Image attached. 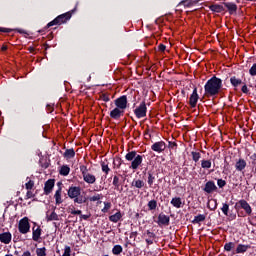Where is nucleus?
<instances>
[{"label": "nucleus", "mask_w": 256, "mask_h": 256, "mask_svg": "<svg viewBox=\"0 0 256 256\" xmlns=\"http://www.w3.org/2000/svg\"><path fill=\"white\" fill-rule=\"evenodd\" d=\"M223 89V80L213 76L204 85V95L208 98L217 97L221 90Z\"/></svg>", "instance_id": "1"}, {"label": "nucleus", "mask_w": 256, "mask_h": 256, "mask_svg": "<svg viewBox=\"0 0 256 256\" xmlns=\"http://www.w3.org/2000/svg\"><path fill=\"white\" fill-rule=\"evenodd\" d=\"M126 161H132L130 165V169L133 171H137L139 167H141V163H143V156L137 154L136 151H130L125 155Z\"/></svg>", "instance_id": "2"}, {"label": "nucleus", "mask_w": 256, "mask_h": 256, "mask_svg": "<svg viewBox=\"0 0 256 256\" xmlns=\"http://www.w3.org/2000/svg\"><path fill=\"white\" fill-rule=\"evenodd\" d=\"M80 173L82 175L84 183H87V185H95V183H97V176L89 172L87 166L80 165Z\"/></svg>", "instance_id": "3"}, {"label": "nucleus", "mask_w": 256, "mask_h": 256, "mask_svg": "<svg viewBox=\"0 0 256 256\" xmlns=\"http://www.w3.org/2000/svg\"><path fill=\"white\" fill-rule=\"evenodd\" d=\"M72 16H73L72 12H66L64 14H61V15L57 16L54 20L49 22L47 24L46 28L49 29V27H53L55 25H63L65 23H67V21H69Z\"/></svg>", "instance_id": "4"}, {"label": "nucleus", "mask_w": 256, "mask_h": 256, "mask_svg": "<svg viewBox=\"0 0 256 256\" xmlns=\"http://www.w3.org/2000/svg\"><path fill=\"white\" fill-rule=\"evenodd\" d=\"M81 195V188L77 186H71L68 189V197L74 200V203L81 205L83 203V198L79 197Z\"/></svg>", "instance_id": "5"}, {"label": "nucleus", "mask_w": 256, "mask_h": 256, "mask_svg": "<svg viewBox=\"0 0 256 256\" xmlns=\"http://www.w3.org/2000/svg\"><path fill=\"white\" fill-rule=\"evenodd\" d=\"M18 230L19 233H21L22 235H27V233H29V231L31 230V224H29L28 217H24L19 221Z\"/></svg>", "instance_id": "6"}, {"label": "nucleus", "mask_w": 256, "mask_h": 256, "mask_svg": "<svg viewBox=\"0 0 256 256\" xmlns=\"http://www.w3.org/2000/svg\"><path fill=\"white\" fill-rule=\"evenodd\" d=\"M114 105L116 108L125 112V109H127V107H129V101L127 100V96L123 95V96H120L119 98L115 99Z\"/></svg>", "instance_id": "7"}, {"label": "nucleus", "mask_w": 256, "mask_h": 256, "mask_svg": "<svg viewBox=\"0 0 256 256\" xmlns=\"http://www.w3.org/2000/svg\"><path fill=\"white\" fill-rule=\"evenodd\" d=\"M134 115H136L137 119H143L147 117V104L145 101L141 102L139 107L134 110Z\"/></svg>", "instance_id": "8"}, {"label": "nucleus", "mask_w": 256, "mask_h": 256, "mask_svg": "<svg viewBox=\"0 0 256 256\" xmlns=\"http://www.w3.org/2000/svg\"><path fill=\"white\" fill-rule=\"evenodd\" d=\"M57 187L58 189L55 191L54 194L55 205H61V203H63V183L58 182Z\"/></svg>", "instance_id": "9"}, {"label": "nucleus", "mask_w": 256, "mask_h": 256, "mask_svg": "<svg viewBox=\"0 0 256 256\" xmlns=\"http://www.w3.org/2000/svg\"><path fill=\"white\" fill-rule=\"evenodd\" d=\"M55 187V179H49L44 184V194L51 195L53 193V189Z\"/></svg>", "instance_id": "10"}, {"label": "nucleus", "mask_w": 256, "mask_h": 256, "mask_svg": "<svg viewBox=\"0 0 256 256\" xmlns=\"http://www.w3.org/2000/svg\"><path fill=\"white\" fill-rule=\"evenodd\" d=\"M123 115H125L124 110L117 108V106L110 112L111 119H114L115 121H119V119L123 117Z\"/></svg>", "instance_id": "11"}, {"label": "nucleus", "mask_w": 256, "mask_h": 256, "mask_svg": "<svg viewBox=\"0 0 256 256\" xmlns=\"http://www.w3.org/2000/svg\"><path fill=\"white\" fill-rule=\"evenodd\" d=\"M152 151H155L156 153H163V151H165V149H167V145L165 144L164 141H159L154 143L151 146Z\"/></svg>", "instance_id": "12"}, {"label": "nucleus", "mask_w": 256, "mask_h": 256, "mask_svg": "<svg viewBox=\"0 0 256 256\" xmlns=\"http://www.w3.org/2000/svg\"><path fill=\"white\" fill-rule=\"evenodd\" d=\"M41 226H37L36 223H34V226L32 228V239L33 241H39L41 239V233H42Z\"/></svg>", "instance_id": "13"}, {"label": "nucleus", "mask_w": 256, "mask_h": 256, "mask_svg": "<svg viewBox=\"0 0 256 256\" xmlns=\"http://www.w3.org/2000/svg\"><path fill=\"white\" fill-rule=\"evenodd\" d=\"M236 205H239L240 209H243L246 215H251V213H253V209L251 208V205H249L246 202V200H239Z\"/></svg>", "instance_id": "14"}, {"label": "nucleus", "mask_w": 256, "mask_h": 256, "mask_svg": "<svg viewBox=\"0 0 256 256\" xmlns=\"http://www.w3.org/2000/svg\"><path fill=\"white\" fill-rule=\"evenodd\" d=\"M197 101H199V94L197 93V88H194V90L189 98L190 107H192V108L197 107Z\"/></svg>", "instance_id": "15"}, {"label": "nucleus", "mask_w": 256, "mask_h": 256, "mask_svg": "<svg viewBox=\"0 0 256 256\" xmlns=\"http://www.w3.org/2000/svg\"><path fill=\"white\" fill-rule=\"evenodd\" d=\"M170 221H171V218L169 216H167L163 213H160L158 215V221H157L158 225H160V226L164 225L167 227L169 225Z\"/></svg>", "instance_id": "16"}, {"label": "nucleus", "mask_w": 256, "mask_h": 256, "mask_svg": "<svg viewBox=\"0 0 256 256\" xmlns=\"http://www.w3.org/2000/svg\"><path fill=\"white\" fill-rule=\"evenodd\" d=\"M11 239H13L11 232H4L0 234V242L4 243V245H9V243H11Z\"/></svg>", "instance_id": "17"}, {"label": "nucleus", "mask_w": 256, "mask_h": 256, "mask_svg": "<svg viewBox=\"0 0 256 256\" xmlns=\"http://www.w3.org/2000/svg\"><path fill=\"white\" fill-rule=\"evenodd\" d=\"M204 191L205 193H214V191H217V185L213 181H208L205 184Z\"/></svg>", "instance_id": "18"}, {"label": "nucleus", "mask_w": 256, "mask_h": 256, "mask_svg": "<svg viewBox=\"0 0 256 256\" xmlns=\"http://www.w3.org/2000/svg\"><path fill=\"white\" fill-rule=\"evenodd\" d=\"M245 167H247V161L243 158H240L235 164L236 171H245Z\"/></svg>", "instance_id": "19"}, {"label": "nucleus", "mask_w": 256, "mask_h": 256, "mask_svg": "<svg viewBox=\"0 0 256 256\" xmlns=\"http://www.w3.org/2000/svg\"><path fill=\"white\" fill-rule=\"evenodd\" d=\"M251 249V245H245V244H238L235 250V253L241 254V253H247Z\"/></svg>", "instance_id": "20"}, {"label": "nucleus", "mask_w": 256, "mask_h": 256, "mask_svg": "<svg viewBox=\"0 0 256 256\" xmlns=\"http://www.w3.org/2000/svg\"><path fill=\"white\" fill-rule=\"evenodd\" d=\"M170 203L176 209H181V207H183V200H181V197L172 198Z\"/></svg>", "instance_id": "21"}, {"label": "nucleus", "mask_w": 256, "mask_h": 256, "mask_svg": "<svg viewBox=\"0 0 256 256\" xmlns=\"http://www.w3.org/2000/svg\"><path fill=\"white\" fill-rule=\"evenodd\" d=\"M122 218L123 214L118 210L114 215L109 216V221H111V223H119Z\"/></svg>", "instance_id": "22"}, {"label": "nucleus", "mask_w": 256, "mask_h": 256, "mask_svg": "<svg viewBox=\"0 0 256 256\" xmlns=\"http://www.w3.org/2000/svg\"><path fill=\"white\" fill-rule=\"evenodd\" d=\"M230 83H231L232 87L237 89V87H239V85H243V80H241L240 78H237V76H232L230 78Z\"/></svg>", "instance_id": "23"}, {"label": "nucleus", "mask_w": 256, "mask_h": 256, "mask_svg": "<svg viewBox=\"0 0 256 256\" xmlns=\"http://www.w3.org/2000/svg\"><path fill=\"white\" fill-rule=\"evenodd\" d=\"M71 173V168L69 165H62L59 169V175H62L63 177H67Z\"/></svg>", "instance_id": "24"}, {"label": "nucleus", "mask_w": 256, "mask_h": 256, "mask_svg": "<svg viewBox=\"0 0 256 256\" xmlns=\"http://www.w3.org/2000/svg\"><path fill=\"white\" fill-rule=\"evenodd\" d=\"M64 159H73L75 157V150L73 148L66 149V151L63 154Z\"/></svg>", "instance_id": "25"}, {"label": "nucleus", "mask_w": 256, "mask_h": 256, "mask_svg": "<svg viewBox=\"0 0 256 256\" xmlns=\"http://www.w3.org/2000/svg\"><path fill=\"white\" fill-rule=\"evenodd\" d=\"M46 221H59V215L55 211L46 213Z\"/></svg>", "instance_id": "26"}, {"label": "nucleus", "mask_w": 256, "mask_h": 256, "mask_svg": "<svg viewBox=\"0 0 256 256\" xmlns=\"http://www.w3.org/2000/svg\"><path fill=\"white\" fill-rule=\"evenodd\" d=\"M210 10L213 11L214 13H223V11H225L223 6H221L219 4H212L210 6Z\"/></svg>", "instance_id": "27"}, {"label": "nucleus", "mask_w": 256, "mask_h": 256, "mask_svg": "<svg viewBox=\"0 0 256 256\" xmlns=\"http://www.w3.org/2000/svg\"><path fill=\"white\" fill-rule=\"evenodd\" d=\"M205 219H207V215L199 214L194 217V220L192 221V223H194V224L203 223V221H205Z\"/></svg>", "instance_id": "28"}, {"label": "nucleus", "mask_w": 256, "mask_h": 256, "mask_svg": "<svg viewBox=\"0 0 256 256\" xmlns=\"http://www.w3.org/2000/svg\"><path fill=\"white\" fill-rule=\"evenodd\" d=\"M225 7L228 9L229 13L231 14L237 11V4L235 3H226Z\"/></svg>", "instance_id": "29"}, {"label": "nucleus", "mask_w": 256, "mask_h": 256, "mask_svg": "<svg viewBox=\"0 0 256 256\" xmlns=\"http://www.w3.org/2000/svg\"><path fill=\"white\" fill-rule=\"evenodd\" d=\"M100 165L102 172L105 173V175H109V171H111V168H109V164L105 161H102Z\"/></svg>", "instance_id": "30"}, {"label": "nucleus", "mask_w": 256, "mask_h": 256, "mask_svg": "<svg viewBox=\"0 0 256 256\" xmlns=\"http://www.w3.org/2000/svg\"><path fill=\"white\" fill-rule=\"evenodd\" d=\"M132 186L136 187V189H143V187H145V182L143 180H134Z\"/></svg>", "instance_id": "31"}, {"label": "nucleus", "mask_w": 256, "mask_h": 256, "mask_svg": "<svg viewBox=\"0 0 256 256\" xmlns=\"http://www.w3.org/2000/svg\"><path fill=\"white\" fill-rule=\"evenodd\" d=\"M113 255H121L123 253V247L121 245H115L112 248Z\"/></svg>", "instance_id": "32"}, {"label": "nucleus", "mask_w": 256, "mask_h": 256, "mask_svg": "<svg viewBox=\"0 0 256 256\" xmlns=\"http://www.w3.org/2000/svg\"><path fill=\"white\" fill-rule=\"evenodd\" d=\"M208 209H210V211H215V209H217V200L216 199H212L208 201Z\"/></svg>", "instance_id": "33"}, {"label": "nucleus", "mask_w": 256, "mask_h": 256, "mask_svg": "<svg viewBox=\"0 0 256 256\" xmlns=\"http://www.w3.org/2000/svg\"><path fill=\"white\" fill-rule=\"evenodd\" d=\"M148 209L149 211H155L157 209V200H150L148 202Z\"/></svg>", "instance_id": "34"}, {"label": "nucleus", "mask_w": 256, "mask_h": 256, "mask_svg": "<svg viewBox=\"0 0 256 256\" xmlns=\"http://www.w3.org/2000/svg\"><path fill=\"white\" fill-rule=\"evenodd\" d=\"M211 160H202L201 161V167L202 169H211Z\"/></svg>", "instance_id": "35"}, {"label": "nucleus", "mask_w": 256, "mask_h": 256, "mask_svg": "<svg viewBox=\"0 0 256 256\" xmlns=\"http://www.w3.org/2000/svg\"><path fill=\"white\" fill-rule=\"evenodd\" d=\"M36 255L37 256H47V248H45V247L37 248Z\"/></svg>", "instance_id": "36"}, {"label": "nucleus", "mask_w": 256, "mask_h": 256, "mask_svg": "<svg viewBox=\"0 0 256 256\" xmlns=\"http://www.w3.org/2000/svg\"><path fill=\"white\" fill-rule=\"evenodd\" d=\"M89 201L95 202V201H101L103 199V194H94L93 196H90Z\"/></svg>", "instance_id": "37"}, {"label": "nucleus", "mask_w": 256, "mask_h": 256, "mask_svg": "<svg viewBox=\"0 0 256 256\" xmlns=\"http://www.w3.org/2000/svg\"><path fill=\"white\" fill-rule=\"evenodd\" d=\"M192 159L195 163L199 162V159H201V153L200 152H191Z\"/></svg>", "instance_id": "38"}, {"label": "nucleus", "mask_w": 256, "mask_h": 256, "mask_svg": "<svg viewBox=\"0 0 256 256\" xmlns=\"http://www.w3.org/2000/svg\"><path fill=\"white\" fill-rule=\"evenodd\" d=\"M100 101H104V103H109L111 101V98L109 97V94H101L99 97Z\"/></svg>", "instance_id": "39"}, {"label": "nucleus", "mask_w": 256, "mask_h": 256, "mask_svg": "<svg viewBox=\"0 0 256 256\" xmlns=\"http://www.w3.org/2000/svg\"><path fill=\"white\" fill-rule=\"evenodd\" d=\"M25 187H26L27 191H31V189H33V187H35V181L28 180V182L25 184Z\"/></svg>", "instance_id": "40"}, {"label": "nucleus", "mask_w": 256, "mask_h": 256, "mask_svg": "<svg viewBox=\"0 0 256 256\" xmlns=\"http://www.w3.org/2000/svg\"><path fill=\"white\" fill-rule=\"evenodd\" d=\"M235 247V243L228 242L224 245V251H231Z\"/></svg>", "instance_id": "41"}, {"label": "nucleus", "mask_w": 256, "mask_h": 256, "mask_svg": "<svg viewBox=\"0 0 256 256\" xmlns=\"http://www.w3.org/2000/svg\"><path fill=\"white\" fill-rule=\"evenodd\" d=\"M155 183V177L153 174L148 173V185L149 187H153V184Z\"/></svg>", "instance_id": "42"}, {"label": "nucleus", "mask_w": 256, "mask_h": 256, "mask_svg": "<svg viewBox=\"0 0 256 256\" xmlns=\"http://www.w3.org/2000/svg\"><path fill=\"white\" fill-rule=\"evenodd\" d=\"M112 184L114 185L115 189H119V187H121L118 176H114Z\"/></svg>", "instance_id": "43"}, {"label": "nucleus", "mask_w": 256, "mask_h": 256, "mask_svg": "<svg viewBox=\"0 0 256 256\" xmlns=\"http://www.w3.org/2000/svg\"><path fill=\"white\" fill-rule=\"evenodd\" d=\"M222 213H224V215H229V204L224 203L222 208H221Z\"/></svg>", "instance_id": "44"}, {"label": "nucleus", "mask_w": 256, "mask_h": 256, "mask_svg": "<svg viewBox=\"0 0 256 256\" xmlns=\"http://www.w3.org/2000/svg\"><path fill=\"white\" fill-rule=\"evenodd\" d=\"M111 209V202H104V208L102 209V213H107Z\"/></svg>", "instance_id": "45"}, {"label": "nucleus", "mask_w": 256, "mask_h": 256, "mask_svg": "<svg viewBox=\"0 0 256 256\" xmlns=\"http://www.w3.org/2000/svg\"><path fill=\"white\" fill-rule=\"evenodd\" d=\"M69 213H71V215H81L82 211L81 210H75V207L72 206V208H69Z\"/></svg>", "instance_id": "46"}, {"label": "nucleus", "mask_w": 256, "mask_h": 256, "mask_svg": "<svg viewBox=\"0 0 256 256\" xmlns=\"http://www.w3.org/2000/svg\"><path fill=\"white\" fill-rule=\"evenodd\" d=\"M217 185L220 189H223V187H225V185H227V182L223 179H218L217 180Z\"/></svg>", "instance_id": "47"}, {"label": "nucleus", "mask_w": 256, "mask_h": 256, "mask_svg": "<svg viewBox=\"0 0 256 256\" xmlns=\"http://www.w3.org/2000/svg\"><path fill=\"white\" fill-rule=\"evenodd\" d=\"M249 74L252 76V77H255L256 76V63L252 65V67L249 69Z\"/></svg>", "instance_id": "48"}, {"label": "nucleus", "mask_w": 256, "mask_h": 256, "mask_svg": "<svg viewBox=\"0 0 256 256\" xmlns=\"http://www.w3.org/2000/svg\"><path fill=\"white\" fill-rule=\"evenodd\" d=\"M62 256H71V247L70 246H65L64 253Z\"/></svg>", "instance_id": "49"}, {"label": "nucleus", "mask_w": 256, "mask_h": 256, "mask_svg": "<svg viewBox=\"0 0 256 256\" xmlns=\"http://www.w3.org/2000/svg\"><path fill=\"white\" fill-rule=\"evenodd\" d=\"M113 165L120 168L121 167V158L114 159Z\"/></svg>", "instance_id": "50"}, {"label": "nucleus", "mask_w": 256, "mask_h": 256, "mask_svg": "<svg viewBox=\"0 0 256 256\" xmlns=\"http://www.w3.org/2000/svg\"><path fill=\"white\" fill-rule=\"evenodd\" d=\"M35 197V194H33V191L28 190L26 193V199H33Z\"/></svg>", "instance_id": "51"}, {"label": "nucleus", "mask_w": 256, "mask_h": 256, "mask_svg": "<svg viewBox=\"0 0 256 256\" xmlns=\"http://www.w3.org/2000/svg\"><path fill=\"white\" fill-rule=\"evenodd\" d=\"M146 235H147L148 239H155V233H153L149 230L146 231Z\"/></svg>", "instance_id": "52"}, {"label": "nucleus", "mask_w": 256, "mask_h": 256, "mask_svg": "<svg viewBox=\"0 0 256 256\" xmlns=\"http://www.w3.org/2000/svg\"><path fill=\"white\" fill-rule=\"evenodd\" d=\"M180 5H184V7H191V1L185 0L180 2Z\"/></svg>", "instance_id": "53"}, {"label": "nucleus", "mask_w": 256, "mask_h": 256, "mask_svg": "<svg viewBox=\"0 0 256 256\" xmlns=\"http://www.w3.org/2000/svg\"><path fill=\"white\" fill-rule=\"evenodd\" d=\"M91 217V214H80V219H84V221H87Z\"/></svg>", "instance_id": "54"}, {"label": "nucleus", "mask_w": 256, "mask_h": 256, "mask_svg": "<svg viewBox=\"0 0 256 256\" xmlns=\"http://www.w3.org/2000/svg\"><path fill=\"white\" fill-rule=\"evenodd\" d=\"M241 91H242V93H245V94L249 93V88L247 87L246 84H244V85L242 86Z\"/></svg>", "instance_id": "55"}, {"label": "nucleus", "mask_w": 256, "mask_h": 256, "mask_svg": "<svg viewBox=\"0 0 256 256\" xmlns=\"http://www.w3.org/2000/svg\"><path fill=\"white\" fill-rule=\"evenodd\" d=\"M46 110H47V113H53V111H54L53 105L48 104V105L46 106Z\"/></svg>", "instance_id": "56"}, {"label": "nucleus", "mask_w": 256, "mask_h": 256, "mask_svg": "<svg viewBox=\"0 0 256 256\" xmlns=\"http://www.w3.org/2000/svg\"><path fill=\"white\" fill-rule=\"evenodd\" d=\"M137 235H138L137 231L131 232L130 233V239H133L135 241L137 239Z\"/></svg>", "instance_id": "57"}, {"label": "nucleus", "mask_w": 256, "mask_h": 256, "mask_svg": "<svg viewBox=\"0 0 256 256\" xmlns=\"http://www.w3.org/2000/svg\"><path fill=\"white\" fill-rule=\"evenodd\" d=\"M165 49H167V46L163 45V44H160L158 46V51H161V53H163L165 51Z\"/></svg>", "instance_id": "58"}, {"label": "nucleus", "mask_w": 256, "mask_h": 256, "mask_svg": "<svg viewBox=\"0 0 256 256\" xmlns=\"http://www.w3.org/2000/svg\"><path fill=\"white\" fill-rule=\"evenodd\" d=\"M11 31L9 28H0V33H11Z\"/></svg>", "instance_id": "59"}, {"label": "nucleus", "mask_w": 256, "mask_h": 256, "mask_svg": "<svg viewBox=\"0 0 256 256\" xmlns=\"http://www.w3.org/2000/svg\"><path fill=\"white\" fill-rule=\"evenodd\" d=\"M146 243H147L148 245H153V238H147V239H146Z\"/></svg>", "instance_id": "60"}, {"label": "nucleus", "mask_w": 256, "mask_h": 256, "mask_svg": "<svg viewBox=\"0 0 256 256\" xmlns=\"http://www.w3.org/2000/svg\"><path fill=\"white\" fill-rule=\"evenodd\" d=\"M28 51L29 53H35V47L33 46L28 47Z\"/></svg>", "instance_id": "61"}, {"label": "nucleus", "mask_w": 256, "mask_h": 256, "mask_svg": "<svg viewBox=\"0 0 256 256\" xmlns=\"http://www.w3.org/2000/svg\"><path fill=\"white\" fill-rule=\"evenodd\" d=\"M7 49H9V47L6 44H3L1 47V51H7Z\"/></svg>", "instance_id": "62"}, {"label": "nucleus", "mask_w": 256, "mask_h": 256, "mask_svg": "<svg viewBox=\"0 0 256 256\" xmlns=\"http://www.w3.org/2000/svg\"><path fill=\"white\" fill-rule=\"evenodd\" d=\"M21 256H31V252L25 251V252H23V254Z\"/></svg>", "instance_id": "63"}]
</instances>
